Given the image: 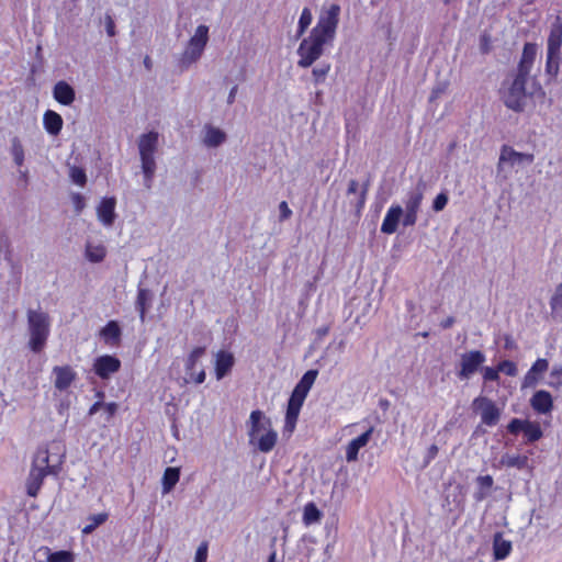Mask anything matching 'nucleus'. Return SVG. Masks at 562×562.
<instances>
[{
  "mask_svg": "<svg viewBox=\"0 0 562 562\" xmlns=\"http://www.w3.org/2000/svg\"><path fill=\"white\" fill-rule=\"evenodd\" d=\"M339 15L340 7L337 3L322 11L316 25L297 48L299 67L308 68L323 55L324 46L335 38Z\"/></svg>",
  "mask_w": 562,
  "mask_h": 562,
  "instance_id": "nucleus-1",
  "label": "nucleus"
},
{
  "mask_svg": "<svg viewBox=\"0 0 562 562\" xmlns=\"http://www.w3.org/2000/svg\"><path fill=\"white\" fill-rule=\"evenodd\" d=\"M248 425L249 443L260 452H270L278 442V432L272 428L271 419L260 409L250 413Z\"/></svg>",
  "mask_w": 562,
  "mask_h": 562,
  "instance_id": "nucleus-2",
  "label": "nucleus"
},
{
  "mask_svg": "<svg viewBox=\"0 0 562 562\" xmlns=\"http://www.w3.org/2000/svg\"><path fill=\"white\" fill-rule=\"evenodd\" d=\"M318 371L308 370L306 371L301 380L293 389L291 396L288 401L285 417H284V431L292 434L295 430L301 408L305 402V398L312 389Z\"/></svg>",
  "mask_w": 562,
  "mask_h": 562,
  "instance_id": "nucleus-3",
  "label": "nucleus"
},
{
  "mask_svg": "<svg viewBox=\"0 0 562 562\" xmlns=\"http://www.w3.org/2000/svg\"><path fill=\"white\" fill-rule=\"evenodd\" d=\"M528 78V76L514 71L502 83L499 89L501 100L509 110L517 113L524 111L527 98L526 85Z\"/></svg>",
  "mask_w": 562,
  "mask_h": 562,
  "instance_id": "nucleus-4",
  "label": "nucleus"
},
{
  "mask_svg": "<svg viewBox=\"0 0 562 562\" xmlns=\"http://www.w3.org/2000/svg\"><path fill=\"white\" fill-rule=\"evenodd\" d=\"M27 324L30 331L29 347L38 353L46 346L50 333V319L47 313L42 311L29 310Z\"/></svg>",
  "mask_w": 562,
  "mask_h": 562,
  "instance_id": "nucleus-5",
  "label": "nucleus"
},
{
  "mask_svg": "<svg viewBox=\"0 0 562 562\" xmlns=\"http://www.w3.org/2000/svg\"><path fill=\"white\" fill-rule=\"evenodd\" d=\"M158 136L157 132L151 131L147 134H143L138 142L142 169L147 181H151L156 170L154 155L158 146Z\"/></svg>",
  "mask_w": 562,
  "mask_h": 562,
  "instance_id": "nucleus-6",
  "label": "nucleus"
},
{
  "mask_svg": "<svg viewBox=\"0 0 562 562\" xmlns=\"http://www.w3.org/2000/svg\"><path fill=\"white\" fill-rule=\"evenodd\" d=\"M209 41V27L206 25H199L195 30L194 35L189 40L186 50L182 56L183 63L192 64L195 63L207 44Z\"/></svg>",
  "mask_w": 562,
  "mask_h": 562,
  "instance_id": "nucleus-7",
  "label": "nucleus"
},
{
  "mask_svg": "<svg viewBox=\"0 0 562 562\" xmlns=\"http://www.w3.org/2000/svg\"><path fill=\"white\" fill-rule=\"evenodd\" d=\"M473 408L480 412L481 420L484 425L493 427L497 425L501 418V409L495 402L485 396L474 398Z\"/></svg>",
  "mask_w": 562,
  "mask_h": 562,
  "instance_id": "nucleus-8",
  "label": "nucleus"
},
{
  "mask_svg": "<svg viewBox=\"0 0 562 562\" xmlns=\"http://www.w3.org/2000/svg\"><path fill=\"white\" fill-rule=\"evenodd\" d=\"M485 355L481 350H471L462 353L460 359V370L458 378L460 380L469 379L485 362Z\"/></svg>",
  "mask_w": 562,
  "mask_h": 562,
  "instance_id": "nucleus-9",
  "label": "nucleus"
},
{
  "mask_svg": "<svg viewBox=\"0 0 562 562\" xmlns=\"http://www.w3.org/2000/svg\"><path fill=\"white\" fill-rule=\"evenodd\" d=\"M92 369L100 379L108 380L112 374L120 371L121 360L111 355L100 356L94 359Z\"/></svg>",
  "mask_w": 562,
  "mask_h": 562,
  "instance_id": "nucleus-10",
  "label": "nucleus"
},
{
  "mask_svg": "<svg viewBox=\"0 0 562 562\" xmlns=\"http://www.w3.org/2000/svg\"><path fill=\"white\" fill-rule=\"evenodd\" d=\"M205 353L204 347H195L189 353L186 360V382L202 384L205 381L206 374L204 369H200L198 373L191 372V368H195L200 358Z\"/></svg>",
  "mask_w": 562,
  "mask_h": 562,
  "instance_id": "nucleus-11",
  "label": "nucleus"
},
{
  "mask_svg": "<svg viewBox=\"0 0 562 562\" xmlns=\"http://www.w3.org/2000/svg\"><path fill=\"white\" fill-rule=\"evenodd\" d=\"M32 469L41 470L48 475L57 476L61 471V461L50 464L49 451L46 447H38L31 464Z\"/></svg>",
  "mask_w": 562,
  "mask_h": 562,
  "instance_id": "nucleus-12",
  "label": "nucleus"
},
{
  "mask_svg": "<svg viewBox=\"0 0 562 562\" xmlns=\"http://www.w3.org/2000/svg\"><path fill=\"white\" fill-rule=\"evenodd\" d=\"M548 369L549 361L544 358H538L525 374L521 382V387L525 389L536 386Z\"/></svg>",
  "mask_w": 562,
  "mask_h": 562,
  "instance_id": "nucleus-13",
  "label": "nucleus"
},
{
  "mask_svg": "<svg viewBox=\"0 0 562 562\" xmlns=\"http://www.w3.org/2000/svg\"><path fill=\"white\" fill-rule=\"evenodd\" d=\"M55 374L54 386L58 391H66L77 378V372L68 364L56 366L53 369Z\"/></svg>",
  "mask_w": 562,
  "mask_h": 562,
  "instance_id": "nucleus-14",
  "label": "nucleus"
},
{
  "mask_svg": "<svg viewBox=\"0 0 562 562\" xmlns=\"http://www.w3.org/2000/svg\"><path fill=\"white\" fill-rule=\"evenodd\" d=\"M530 406L538 414H549L553 409V397L546 390L536 391L530 398Z\"/></svg>",
  "mask_w": 562,
  "mask_h": 562,
  "instance_id": "nucleus-15",
  "label": "nucleus"
},
{
  "mask_svg": "<svg viewBox=\"0 0 562 562\" xmlns=\"http://www.w3.org/2000/svg\"><path fill=\"white\" fill-rule=\"evenodd\" d=\"M115 205L116 200L114 196L103 198L97 207V215L99 221L104 226H112L115 221Z\"/></svg>",
  "mask_w": 562,
  "mask_h": 562,
  "instance_id": "nucleus-16",
  "label": "nucleus"
},
{
  "mask_svg": "<svg viewBox=\"0 0 562 562\" xmlns=\"http://www.w3.org/2000/svg\"><path fill=\"white\" fill-rule=\"evenodd\" d=\"M536 56L537 45L535 43H526L515 71L529 77Z\"/></svg>",
  "mask_w": 562,
  "mask_h": 562,
  "instance_id": "nucleus-17",
  "label": "nucleus"
},
{
  "mask_svg": "<svg viewBox=\"0 0 562 562\" xmlns=\"http://www.w3.org/2000/svg\"><path fill=\"white\" fill-rule=\"evenodd\" d=\"M374 431V428L371 426L368 430H366L363 434L358 436L357 438L352 439L347 448H346V459L348 462L356 461L358 459V453L361 448L368 445L370 441L372 434Z\"/></svg>",
  "mask_w": 562,
  "mask_h": 562,
  "instance_id": "nucleus-18",
  "label": "nucleus"
},
{
  "mask_svg": "<svg viewBox=\"0 0 562 562\" xmlns=\"http://www.w3.org/2000/svg\"><path fill=\"white\" fill-rule=\"evenodd\" d=\"M403 215V209L401 205H392L382 222L381 232L391 235L396 232L401 216Z\"/></svg>",
  "mask_w": 562,
  "mask_h": 562,
  "instance_id": "nucleus-19",
  "label": "nucleus"
},
{
  "mask_svg": "<svg viewBox=\"0 0 562 562\" xmlns=\"http://www.w3.org/2000/svg\"><path fill=\"white\" fill-rule=\"evenodd\" d=\"M122 330L116 321H109L100 330V337L109 346H119L121 342Z\"/></svg>",
  "mask_w": 562,
  "mask_h": 562,
  "instance_id": "nucleus-20",
  "label": "nucleus"
},
{
  "mask_svg": "<svg viewBox=\"0 0 562 562\" xmlns=\"http://www.w3.org/2000/svg\"><path fill=\"white\" fill-rule=\"evenodd\" d=\"M235 362L233 353L221 350L215 357V374L218 380L223 379L233 368Z\"/></svg>",
  "mask_w": 562,
  "mask_h": 562,
  "instance_id": "nucleus-21",
  "label": "nucleus"
},
{
  "mask_svg": "<svg viewBox=\"0 0 562 562\" xmlns=\"http://www.w3.org/2000/svg\"><path fill=\"white\" fill-rule=\"evenodd\" d=\"M53 94L55 100L63 105H70L76 98L74 88L63 80L54 86Z\"/></svg>",
  "mask_w": 562,
  "mask_h": 562,
  "instance_id": "nucleus-22",
  "label": "nucleus"
},
{
  "mask_svg": "<svg viewBox=\"0 0 562 562\" xmlns=\"http://www.w3.org/2000/svg\"><path fill=\"white\" fill-rule=\"evenodd\" d=\"M423 201L422 193H415L406 202V212L404 214V226H413L417 221V213Z\"/></svg>",
  "mask_w": 562,
  "mask_h": 562,
  "instance_id": "nucleus-23",
  "label": "nucleus"
},
{
  "mask_svg": "<svg viewBox=\"0 0 562 562\" xmlns=\"http://www.w3.org/2000/svg\"><path fill=\"white\" fill-rule=\"evenodd\" d=\"M47 475L48 474L41 472V470L31 468L25 483L26 494L31 497H36Z\"/></svg>",
  "mask_w": 562,
  "mask_h": 562,
  "instance_id": "nucleus-24",
  "label": "nucleus"
},
{
  "mask_svg": "<svg viewBox=\"0 0 562 562\" xmlns=\"http://www.w3.org/2000/svg\"><path fill=\"white\" fill-rule=\"evenodd\" d=\"M535 159L533 154L529 153H519L516 151L513 147L508 145H504L501 150L499 161H509L513 165L516 162H528L531 164Z\"/></svg>",
  "mask_w": 562,
  "mask_h": 562,
  "instance_id": "nucleus-25",
  "label": "nucleus"
},
{
  "mask_svg": "<svg viewBox=\"0 0 562 562\" xmlns=\"http://www.w3.org/2000/svg\"><path fill=\"white\" fill-rule=\"evenodd\" d=\"M512 542L506 540L502 532H496L493 538V555L499 561L506 559L512 552Z\"/></svg>",
  "mask_w": 562,
  "mask_h": 562,
  "instance_id": "nucleus-26",
  "label": "nucleus"
},
{
  "mask_svg": "<svg viewBox=\"0 0 562 562\" xmlns=\"http://www.w3.org/2000/svg\"><path fill=\"white\" fill-rule=\"evenodd\" d=\"M43 124L46 132L50 135H58L63 128V117L53 110H47L43 116Z\"/></svg>",
  "mask_w": 562,
  "mask_h": 562,
  "instance_id": "nucleus-27",
  "label": "nucleus"
},
{
  "mask_svg": "<svg viewBox=\"0 0 562 562\" xmlns=\"http://www.w3.org/2000/svg\"><path fill=\"white\" fill-rule=\"evenodd\" d=\"M562 46V25L551 27L547 41V53L560 54Z\"/></svg>",
  "mask_w": 562,
  "mask_h": 562,
  "instance_id": "nucleus-28",
  "label": "nucleus"
},
{
  "mask_svg": "<svg viewBox=\"0 0 562 562\" xmlns=\"http://www.w3.org/2000/svg\"><path fill=\"white\" fill-rule=\"evenodd\" d=\"M476 483H477L479 488L474 493L473 497H474L475 502H482L488 496L490 490L492 488V486L494 484V480H493L492 475H490V474L480 475L476 477Z\"/></svg>",
  "mask_w": 562,
  "mask_h": 562,
  "instance_id": "nucleus-29",
  "label": "nucleus"
},
{
  "mask_svg": "<svg viewBox=\"0 0 562 562\" xmlns=\"http://www.w3.org/2000/svg\"><path fill=\"white\" fill-rule=\"evenodd\" d=\"M501 464L506 468H516L522 470L528 467L529 458L525 454H504L501 458Z\"/></svg>",
  "mask_w": 562,
  "mask_h": 562,
  "instance_id": "nucleus-30",
  "label": "nucleus"
},
{
  "mask_svg": "<svg viewBox=\"0 0 562 562\" xmlns=\"http://www.w3.org/2000/svg\"><path fill=\"white\" fill-rule=\"evenodd\" d=\"M323 517L322 512L317 508L315 503L310 502L303 508L302 521L305 526H311L321 521Z\"/></svg>",
  "mask_w": 562,
  "mask_h": 562,
  "instance_id": "nucleus-31",
  "label": "nucleus"
},
{
  "mask_svg": "<svg viewBox=\"0 0 562 562\" xmlns=\"http://www.w3.org/2000/svg\"><path fill=\"white\" fill-rule=\"evenodd\" d=\"M151 300L150 291L147 289H138L137 291V299H136V310L139 313V317L142 322L145 321L146 312L149 307Z\"/></svg>",
  "mask_w": 562,
  "mask_h": 562,
  "instance_id": "nucleus-32",
  "label": "nucleus"
},
{
  "mask_svg": "<svg viewBox=\"0 0 562 562\" xmlns=\"http://www.w3.org/2000/svg\"><path fill=\"white\" fill-rule=\"evenodd\" d=\"M180 477V471L178 468L169 467L165 470L162 476V492L169 493L175 485L178 483Z\"/></svg>",
  "mask_w": 562,
  "mask_h": 562,
  "instance_id": "nucleus-33",
  "label": "nucleus"
},
{
  "mask_svg": "<svg viewBox=\"0 0 562 562\" xmlns=\"http://www.w3.org/2000/svg\"><path fill=\"white\" fill-rule=\"evenodd\" d=\"M524 435L528 442H535L542 438L543 432L539 423L526 419Z\"/></svg>",
  "mask_w": 562,
  "mask_h": 562,
  "instance_id": "nucleus-34",
  "label": "nucleus"
},
{
  "mask_svg": "<svg viewBox=\"0 0 562 562\" xmlns=\"http://www.w3.org/2000/svg\"><path fill=\"white\" fill-rule=\"evenodd\" d=\"M550 307L552 316L562 321V282L555 288L550 299Z\"/></svg>",
  "mask_w": 562,
  "mask_h": 562,
  "instance_id": "nucleus-35",
  "label": "nucleus"
},
{
  "mask_svg": "<svg viewBox=\"0 0 562 562\" xmlns=\"http://www.w3.org/2000/svg\"><path fill=\"white\" fill-rule=\"evenodd\" d=\"M226 139V135L223 131L216 127H207L204 143L210 147H216Z\"/></svg>",
  "mask_w": 562,
  "mask_h": 562,
  "instance_id": "nucleus-36",
  "label": "nucleus"
},
{
  "mask_svg": "<svg viewBox=\"0 0 562 562\" xmlns=\"http://www.w3.org/2000/svg\"><path fill=\"white\" fill-rule=\"evenodd\" d=\"M106 256V249L103 245H91L86 246V257L91 262H101Z\"/></svg>",
  "mask_w": 562,
  "mask_h": 562,
  "instance_id": "nucleus-37",
  "label": "nucleus"
},
{
  "mask_svg": "<svg viewBox=\"0 0 562 562\" xmlns=\"http://www.w3.org/2000/svg\"><path fill=\"white\" fill-rule=\"evenodd\" d=\"M48 553L46 562H75V554L71 551L60 550L52 552L49 548H45Z\"/></svg>",
  "mask_w": 562,
  "mask_h": 562,
  "instance_id": "nucleus-38",
  "label": "nucleus"
},
{
  "mask_svg": "<svg viewBox=\"0 0 562 562\" xmlns=\"http://www.w3.org/2000/svg\"><path fill=\"white\" fill-rule=\"evenodd\" d=\"M108 517L109 515L106 513H100L89 516L88 520L90 522L82 528V533H92L100 525L104 524L108 520Z\"/></svg>",
  "mask_w": 562,
  "mask_h": 562,
  "instance_id": "nucleus-39",
  "label": "nucleus"
},
{
  "mask_svg": "<svg viewBox=\"0 0 562 562\" xmlns=\"http://www.w3.org/2000/svg\"><path fill=\"white\" fill-rule=\"evenodd\" d=\"M560 70V54L547 53L546 72L557 77Z\"/></svg>",
  "mask_w": 562,
  "mask_h": 562,
  "instance_id": "nucleus-40",
  "label": "nucleus"
},
{
  "mask_svg": "<svg viewBox=\"0 0 562 562\" xmlns=\"http://www.w3.org/2000/svg\"><path fill=\"white\" fill-rule=\"evenodd\" d=\"M11 155L13 157L15 165L18 167H21L24 162V148L19 137H14L12 139Z\"/></svg>",
  "mask_w": 562,
  "mask_h": 562,
  "instance_id": "nucleus-41",
  "label": "nucleus"
},
{
  "mask_svg": "<svg viewBox=\"0 0 562 562\" xmlns=\"http://www.w3.org/2000/svg\"><path fill=\"white\" fill-rule=\"evenodd\" d=\"M547 384L555 390H559L562 386V364H555L552 367Z\"/></svg>",
  "mask_w": 562,
  "mask_h": 562,
  "instance_id": "nucleus-42",
  "label": "nucleus"
},
{
  "mask_svg": "<svg viewBox=\"0 0 562 562\" xmlns=\"http://www.w3.org/2000/svg\"><path fill=\"white\" fill-rule=\"evenodd\" d=\"M313 20L312 12L308 8H304L302 10L300 20H299V26H297V36H302L307 27L311 25Z\"/></svg>",
  "mask_w": 562,
  "mask_h": 562,
  "instance_id": "nucleus-43",
  "label": "nucleus"
},
{
  "mask_svg": "<svg viewBox=\"0 0 562 562\" xmlns=\"http://www.w3.org/2000/svg\"><path fill=\"white\" fill-rule=\"evenodd\" d=\"M330 68H331V66L329 63H322L317 67L313 68L312 74H313L315 83L324 82L328 72L330 71Z\"/></svg>",
  "mask_w": 562,
  "mask_h": 562,
  "instance_id": "nucleus-44",
  "label": "nucleus"
},
{
  "mask_svg": "<svg viewBox=\"0 0 562 562\" xmlns=\"http://www.w3.org/2000/svg\"><path fill=\"white\" fill-rule=\"evenodd\" d=\"M499 372L505 373L508 376H516L518 373L517 364L512 360H503L498 364Z\"/></svg>",
  "mask_w": 562,
  "mask_h": 562,
  "instance_id": "nucleus-45",
  "label": "nucleus"
},
{
  "mask_svg": "<svg viewBox=\"0 0 562 562\" xmlns=\"http://www.w3.org/2000/svg\"><path fill=\"white\" fill-rule=\"evenodd\" d=\"M526 419L513 418L507 425V431L517 436L520 431L524 432Z\"/></svg>",
  "mask_w": 562,
  "mask_h": 562,
  "instance_id": "nucleus-46",
  "label": "nucleus"
},
{
  "mask_svg": "<svg viewBox=\"0 0 562 562\" xmlns=\"http://www.w3.org/2000/svg\"><path fill=\"white\" fill-rule=\"evenodd\" d=\"M483 380L488 382H496L499 380V370L498 367H485L482 370Z\"/></svg>",
  "mask_w": 562,
  "mask_h": 562,
  "instance_id": "nucleus-47",
  "label": "nucleus"
},
{
  "mask_svg": "<svg viewBox=\"0 0 562 562\" xmlns=\"http://www.w3.org/2000/svg\"><path fill=\"white\" fill-rule=\"evenodd\" d=\"M70 176H71L72 181H74L76 184H78V186L83 187V186L86 184V182H87V176H86V172H85V170H83V169H81V168H76V167H75V168H72V169H71V173H70Z\"/></svg>",
  "mask_w": 562,
  "mask_h": 562,
  "instance_id": "nucleus-48",
  "label": "nucleus"
},
{
  "mask_svg": "<svg viewBox=\"0 0 562 562\" xmlns=\"http://www.w3.org/2000/svg\"><path fill=\"white\" fill-rule=\"evenodd\" d=\"M448 200H449V199H448L447 193H445V192H440V193L435 198V200H434V202H432V210H434L435 212H440V211H442V210L446 207V205H447V203H448Z\"/></svg>",
  "mask_w": 562,
  "mask_h": 562,
  "instance_id": "nucleus-49",
  "label": "nucleus"
},
{
  "mask_svg": "<svg viewBox=\"0 0 562 562\" xmlns=\"http://www.w3.org/2000/svg\"><path fill=\"white\" fill-rule=\"evenodd\" d=\"M368 190H369V181H367L366 183H363L360 192H359V195H358V200L356 202V209L357 211H361L364 205H366V201H367V193H368Z\"/></svg>",
  "mask_w": 562,
  "mask_h": 562,
  "instance_id": "nucleus-50",
  "label": "nucleus"
},
{
  "mask_svg": "<svg viewBox=\"0 0 562 562\" xmlns=\"http://www.w3.org/2000/svg\"><path fill=\"white\" fill-rule=\"evenodd\" d=\"M492 48L491 35L486 32L480 36V49L483 54H487Z\"/></svg>",
  "mask_w": 562,
  "mask_h": 562,
  "instance_id": "nucleus-51",
  "label": "nucleus"
},
{
  "mask_svg": "<svg viewBox=\"0 0 562 562\" xmlns=\"http://www.w3.org/2000/svg\"><path fill=\"white\" fill-rule=\"evenodd\" d=\"M209 544L206 541L202 542L195 552V562H206Z\"/></svg>",
  "mask_w": 562,
  "mask_h": 562,
  "instance_id": "nucleus-52",
  "label": "nucleus"
},
{
  "mask_svg": "<svg viewBox=\"0 0 562 562\" xmlns=\"http://www.w3.org/2000/svg\"><path fill=\"white\" fill-rule=\"evenodd\" d=\"M71 200H72V203H74L77 214L81 213L86 206L85 196L81 195L80 193H74L71 196Z\"/></svg>",
  "mask_w": 562,
  "mask_h": 562,
  "instance_id": "nucleus-53",
  "label": "nucleus"
},
{
  "mask_svg": "<svg viewBox=\"0 0 562 562\" xmlns=\"http://www.w3.org/2000/svg\"><path fill=\"white\" fill-rule=\"evenodd\" d=\"M119 405L115 402L104 403L103 411L106 414V420H110L117 412Z\"/></svg>",
  "mask_w": 562,
  "mask_h": 562,
  "instance_id": "nucleus-54",
  "label": "nucleus"
},
{
  "mask_svg": "<svg viewBox=\"0 0 562 562\" xmlns=\"http://www.w3.org/2000/svg\"><path fill=\"white\" fill-rule=\"evenodd\" d=\"M279 210H280V221H285L291 217L292 211L290 210V207L285 201H282L279 204Z\"/></svg>",
  "mask_w": 562,
  "mask_h": 562,
  "instance_id": "nucleus-55",
  "label": "nucleus"
},
{
  "mask_svg": "<svg viewBox=\"0 0 562 562\" xmlns=\"http://www.w3.org/2000/svg\"><path fill=\"white\" fill-rule=\"evenodd\" d=\"M104 22H105V30H106L108 35L110 37L114 36L115 35V23H114V20L112 19V16L110 14H106L104 18Z\"/></svg>",
  "mask_w": 562,
  "mask_h": 562,
  "instance_id": "nucleus-56",
  "label": "nucleus"
},
{
  "mask_svg": "<svg viewBox=\"0 0 562 562\" xmlns=\"http://www.w3.org/2000/svg\"><path fill=\"white\" fill-rule=\"evenodd\" d=\"M504 348L506 350H513V349L517 348V345H516L515 340L513 339V337L510 335H505V337H504Z\"/></svg>",
  "mask_w": 562,
  "mask_h": 562,
  "instance_id": "nucleus-57",
  "label": "nucleus"
},
{
  "mask_svg": "<svg viewBox=\"0 0 562 562\" xmlns=\"http://www.w3.org/2000/svg\"><path fill=\"white\" fill-rule=\"evenodd\" d=\"M359 189V183L357 180L352 179L349 181L348 189H347V195L356 194Z\"/></svg>",
  "mask_w": 562,
  "mask_h": 562,
  "instance_id": "nucleus-58",
  "label": "nucleus"
},
{
  "mask_svg": "<svg viewBox=\"0 0 562 562\" xmlns=\"http://www.w3.org/2000/svg\"><path fill=\"white\" fill-rule=\"evenodd\" d=\"M446 90V87L445 86H438L436 88L432 89L431 91V95H430V101H434L436 100L437 98H439V95L441 93H443Z\"/></svg>",
  "mask_w": 562,
  "mask_h": 562,
  "instance_id": "nucleus-59",
  "label": "nucleus"
},
{
  "mask_svg": "<svg viewBox=\"0 0 562 562\" xmlns=\"http://www.w3.org/2000/svg\"><path fill=\"white\" fill-rule=\"evenodd\" d=\"M103 402L102 401H97L94 402L90 408H89V412L88 414L91 416V415H94L99 409L103 408Z\"/></svg>",
  "mask_w": 562,
  "mask_h": 562,
  "instance_id": "nucleus-60",
  "label": "nucleus"
},
{
  "mask_svg": "<svg viewBox=\"0 0 562 562\" xmlns=\"http://www.w3.org/2000/svg\"><path fill=\"white\" fill-rule=\"evenodd\" d=\"M454 324V318L452 316L447 317L440 323V326L445 329L450 328Z\"/></svg>",
  "mask_w": 562,
  "mask_h": 562,
  "instance_id": "nucleus-61",
  "label": "nucleus"
},
{
  "mask_svg": "<svg viewBox=\"0 0 562 562\" xmlns=\"http://www.w3.org/2000/svg\"><path fill=\"white\" fill-rule=\"evenodd\" d=\"M438 454V447L436 445H431L429 448H428V459H435L436 456Z\"/></svg>",
  "mask_w": 562,
  "mask_h": 562,
  "instance_id": "nucleus-62",
  "label": "nucleus"
},
{
  "mask_svg": "<svg viewBox=\"0 0 562 562\" xmlns=\"http://www.w3.org/2000/svg\"><path fill=\"white\" fill-rule=\"evenodd\" d=\"M237 90H238V87H237V86H234V87L231 89L229 94H228V98H227V102H228L229 104H232V103L235 101V97H236Z\"/></svg>",
  "mask_w": 562,
  "mask_h": 562,
  "instance_id": "nucleus-63",
  "label": "nucleus"
},
{
  "mask_svg": "<svg viewBox=\"0 0 562 562\" xmlns=\"http://www.w3.org/2000/svg\"><path fill=\"white\" fill-rule=\"evenodd\" d=\"M144 64H145V67H146L147 69H150V68H151V60H150V58H149L148 56H146V57H145V59H144Z\"/></svg>",
  "mask_w": 562,
  "mask_h": 562,
  "instance_id": "nucleus-64",
  "label": "nucleus"
}]
</instances>
